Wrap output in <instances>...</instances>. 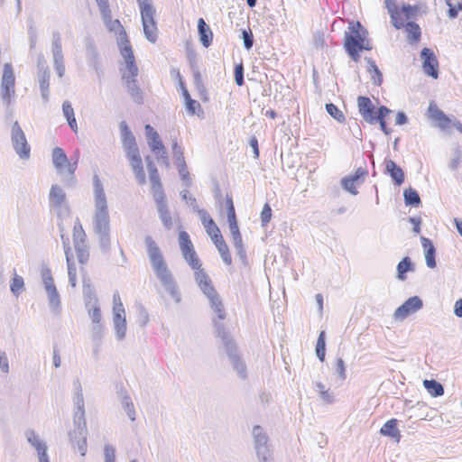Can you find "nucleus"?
<instances>
[{
    "instance_id": "nucleus-1",
    "label": "nucleus",
    "mask_w": 462,
    "mask_h": 462,
    "mask_svg": "<svg viewBox=\"0 0 462 462\" xmlns=\"http://www.w3.org/2000/svg\"><path fill=\"white\" fill-rule=\"evenodd\" d=\"M94 202L93 231L97 236L99 246L104 253L110 250V217L106 197L97 175L93 178Z\"/></svg>"
},
{
    "instance_id": "nucleus-2",
    "label": "nucleus",
    "mask_w": 462,
    "mask_h": 462,
    "mask_svg": "<svg viewBox=\"0 0 462 462\" xmlns=\"http://www.w3.org/2000/svg\"><path fill=\"white\" fill-rule=\"evenodd\" d=\"M147 255L156 278L160 281L164 291L169 293L175 303L181 301V294L177 282L168 268L164 257L156 242L149 236L144 238Z\"/></svg>"
},
{
    "instance_id": "nucleus-3",
    "label": "nucleus",
    "mask_w": 462,
    "mask_h": 462,
    "mask_svg": "<svg viewBox=\"0 0 462 462\" xmlns=\"http://www.w3.org/2000/svg\"><path fill=\"white\" fill-rule=\"evenodd\" d=\"M384 6L390 15L392 24L398 30L401 28L405 29L407 42L411 44L418 42L421 36L420 27L414 22L404 23L401 17L397 0H384Z\"/></svg>"
},
{
    "instance_id": "nucleus-4",
    "label": "nucleus",
    "mask_w": 462,
    "mask_h": 462,
    "mask_svg": "<svg viewBox=\"0 0 462 462\" xmlns=\"http://www.w3.org/2000/svg\"><path fill=\"white\" fill-rule=\"evenodd\" d=\"M195 281L208 300L211 310L217 315L218 319L223 320L226 318L224 305L221 297L212 285L209 276L205 271H199L195 273Z\"/></svg>"
},
{
    "instance_id": "nucleus-5",
    "label": "nucleus",
    "mask_w": 462,
    "mask_h": 462,
    "mask_svg": "<svg viewBox=\"0 0 462 462\" xmlns=\"http://www.w3.org/2000/svg\"><path fill=\"white\" fill-rule=\"evenodd\" d=\"M214 324L217 336L222 339L226 353L233 365L234 370L236 372L237 375L241 379H245L247 375L246 365L241 360L237 353L236 346L234 343L232 337L226 331L225 327L222 323L214 320Z\"/></svg>"
},
{
    "instance_id": "nucleus-6",
    "label": "nucleus",
    "mask_w": 462,
    "mask_h": 462,
    "mask_svg": "<svg viewBox=\"0 0 462 462\" xmlns=\"http://www.w3.org/2000/svg\"><path fill=\"white\" fill-rule=\"evenodd\" d=\"M367 35V30L360 22L351 21L348 23L347 31L345 32L344 48L349 57L356 62L360 59L358 48Z\"/></svg>"
},
{
    "instance_id": "nucleus-7",
    "label": "nucleus",
    "mask_w": 462,
    "mask_h": 462,
    "mask_svg": "<svg viewBox=\"0 0 462 462\" xmlns=\"http://www.w3.org/2000/svg\"><path fill=\"white\" fill-rule=\"evenodd\" d=\"M142 19L143 33L147 41L154 43L158 37V28L155 21L156 9L152 0H136Z\"/></svg>"
},
{
    "instance_id": "nucleus-8",
    "label": "nucleus",
    "mask_w": 462,
    "mask_h": 462,
    "mask_svg": "<svg viewBox=\"0 0 462 462\" xmlns=\"http://www.w3.org/2000/svg\"><path fill=\"white\" fill-rule=\"evenodd\" d=\"M1 99L8 109L15 97V77L11 63H5L0 82Z\"/></svg>"
},
{
    "instance_id": "nucleus-9",
    "label": "nucleus",
    "mask_w": 462,
    "mask_h": 462,
    "mask_svg": "<svg viewBox=\"0 0 462 462\" xmlns=\"http://www.w3.org/2000/svg\"><path fill=\"white\" fill-rule=\"evenodd\" d=\"M179 245L181 254L190 268L194 270L195 273L204 271V269L201 268L202 264L197 255L194 245L186 231H180L179 233Z\"/></svg>"
},
{
    "instance_id": "nucleus-10",
    "label": "nucleus",
    "mask_w": 462,
    "mask_h": 462,
    "mask_svg": "<svg viewBox=\"0 0 462 462\" xmlns=\"http://www.w3.org/2000/svg\"><path fill=\"white\" fill-rule=\"evenodd\" d=\"M50 208L54 210L59 217H65L69 214V207L66 194L61 187L53 184L49 193Z\"/></svg>"
},
{
    "instance_id": "nucleus-11",
    "label": "nucleus",
    "mask_w": 462,
    "mask_h": 462,
    "mask_svg": "<svg viewBox=\"0 0 462 462\" xmlns=\"http://www.w3.org/2000/svg\"><path fill=\"white\" fill-rule=\"evenodd\" d=\"M11 141L13 147L20 159L28 160L31 154V148L27 143L26 136L17 121H15L12 125Z\"/></svg>"
},
{
    "instance_id": "nucleus-12",
    "label": "nucleus",
    "mask_w": 462,
    "mask_h": 462,
    "mask_svg": "<svg viewBox=\"0 0 462 462\" xmlns=\"http://www.w3.org/2000/svg\"><path fill=\"white\" fill-rule=\"evenodd\" d=\"M429 117L436 122L437 126L442 130L447 131L450 125L455 127L460 134H462V124L457 121H451V119L436 105L435 102L431 101L428 108Z\"/></svg>"
},
{
    "instance_id": "nucleus-13",
    "label": "nucleus",
    "mask_w": 462,
    "mask_h": 462,
    "mask_svg": "<svg viewBox=\"0 0 462 462\" xmlns=\"http://www.w3.org/2000/svg\"><path fill=\"white\" fill-rule=\"evenodd\" d=\"M118 48L120 54L125 60V67L120 69L122 78H125V76L137 77L139 74V69L135 63L134 51L129 41L125 40V42H122Z\"/></svg>"
},
{
    "instance_id": "nucleus-14",
    "label": "nucleus",
    "mask_w": 462,
    "mask_h": 462,
    "mask_svg": "<svg viewBox=\"0 0 462 462\" xmlns=\"http://www.w3.org/2000/svg\"><path fill=\"white\" fill-rule=\"evenodd\" d=\"M52 163L59 174L63 175L67 173L74 179V173L77 169V162L71 163L69 162L68 157L64 151L60 147H55L52 150Z\"/></svg>"
},
{
    "instance_id": "nucleus-15",
    "label": "nucleus",
    "mask_w": 462,
    "mask_h": 462,
    "mask_svg": "<svg viewBox=\"0 0 462 462\" xmlns=\"http://www.w3.org/2000/svg\"><path fill=\"white\" fill-rule=\"evenodd\" d=\"M253 437L254 448L260 462H272L271 453L267 446V436L260 426H254L253 429Z\"/></svg>"
},
{
    "instance_id": "nucleus-16",
    "label": "nucleus",
    "mask_w": 462,
    "mask_h": 462,
    "mask_svg": "<svg viewBox=\"0 0 462 462\" xmlns=\"http://www.w3.org/2000/svg\"><path fill=\"white\" fill-rule=\"evenodd\" d=\"M75 393L73 396V404H74V416H73V424L77 425V423H81L80 430L84 432L85 428V403L84 397L82 393V386L79 381H76L74 383Z\"/></svg>"
},
{
    "instance_id": "nucleus-17",
    "label": "nucleus",
    "mask_w": 462,
    "mask_h": 462,
    "mask_svg": "<svg viewBox=\"0 0 462 462\" xmlns=\"http://www.w3.org/2000/svg\"><path fill=\"white\" fill-rule=\"evenodd\" d=\"M52 60L53 67L59 78H62L65 73V66L63 60V52L61 45L60 34L58 32L52 33Z\"/></svg>"
},
{
    "instance_id": "nucleus-18",
    "label": "nucleus",
    "mask_w": 462,
    "mask_h": 462,
    "mask_svg": "<svg viewBox=\"0 0 462 462\" xmlns=\"http://www.w3.org/2000/svg\"><path fill=\"white\" fill-rule=\"evenodd\" d=\"M422 305L423 303L420 298L418 296L411 297L395 310L393 318L396 320H403L410 314L415 313L420 310Z\"/></svg>"
},
{
    "instance_id": "nucleus-19",
    "label": "nucleus",
    "mask_w": 462,
    "mask_h": 462,
    "mask_svg": "<svg viewBox=\"0 0 462 462\" xmlns=\"http://www.w3.org/2000/svg\"><path fill=\"white\" fill-rule=\"evenodd\" d=\"M420 58L424 73L437 79L439 77V61L433 51L430 48H423L420 51Z\"/></svg>"
},
{
    "instance_id": "nucleus-20",
    "label": "nucleus",
    "mask_w": 462,
    "mask_h": 462,
    "mask_svg": "<svg viewBox=\"0 0 462 462\" xmlns=\"http://www.w3.org/2000/svg\"><path fill=\"white\" fill-rule=\"evenodd\" d=\"M119 129L121 134L122 146L125 155L139 152V148L137 146L135 137L125 121L120 123Z\"/></svg>"
},
{
    "instance_id": "nucleus-21",
    "label": "nucleus",
    "mask_w": 462,
    "mask_h": 462,
    "mask_svg": "<svg viewBox=\"0 0 462 462\" xmlns=\"http://www.w3.org/2000/svg\"><path fill=\"white\" fill-rule=\"evenodd\" d=\"M122 80L132 100L138 105L143 104V93L138 86L137 77L125 76V78H122Z\"/></svg>"
},
{
    "instance_id": "nucleus-22",
    "label": "nucleus",
    "mask_w": 462,
    "mask_h": 462,
    "mask_svg": "<svg viewBox=\"0 0 462 462\" xmlns=\"http://www.w3.org/2000/svg\"><path fill=\"white\" fill-rule=\"evenodd\" d=\"M126 158L129 160L130 166L132 168V171L135 176L137 182L140 185L145 184L146 177L143 171V161L140 155V152L126 155Z\"/></svg>"
},
{
    "instance_id": "nucleus-23",
    "label": "nucleus",
    "mask_w": 462,
    "mask_h": 462,
    "mask_svg": "<svg viewBox=\"0 0 462 462\" xmlns=\"http://www.w3.org/2000/svg\"><path fill=\"white\" fill-rule=\"evenodd\" d=\"M81 423L74 425L75 430L69 434L70 439L76 444L80 455L84 457L87 453V423H85L84 432L80 430Z\"/></svg>"
},
{
    "instance_id": "nucleus-24",
    "label": "nucleus",
    "mask_w": 462,
    "mask_h": 462,
    "mask_svg": "<svg viewBox=\"0 0 462 462\" xmlns=\"http://www.w3.org/2000/svg\"><path fill=\"white\" fill-rule=\"evenodd\" d=\"M357 106L360 115L364 118V120L373 125L374 124V106L373 105L371 99L366 97H358L357 98Z\"/></svg>"
},
{
    "instance_id": "nucleus-25",
    "label": "nucleus",
    "mask_w": 462,
    "mask_h": 462,
    "mask_svg": "<svg viewBox=\"0 0 462 462\" xmlns=\"http://www.w3.org/2000/svg\"><path fill=\"white\" fill-rule=\"evenodd\" d=\"M45 292L51 312L56 316L60 315L61 313V300L56 286H49Z\"/></svg>"
},
{
    "instance_id": "nucleus-26",
    "label": "nucleus",
    "mask_w": 462,
    "mask_h": 462,
    "mask_svg": "<svg viewBox=\"0 0 462 462\" xmlns=\"http://www.w3.org/2000/svg\"><path fill=\"white\" fill-rule=\"evenodd\" d=\"M421 245L424 249V255H425V261L426 264L429 268L433 269L436 267V248L432 243V241L427 237L421 236L420 237Z\"/></svg>"
},
{
    "instance_id": "nucleus-27",
    "label": "nucleus",
    "mask_w": 462,
    "mask_h": 462,
    "mask_svg": "<svg viewBox=\"0 0 462 462\" xmlns=\"http://www.w3.org/2000/svg\"><path fill=\"white\" fill-rule=\"evenodd\" d=\"M144 130L147 138V143L151 151L153 152L156 150H163L164 144L162 143L157 131H155L154 128L150 125H146L144 126Z\"/></svg>"
},
{
    "instance_id": "nucleus-28",
    "label": "nucleus",
    "mask_w": 462,
    "mask_h": 462,
    "mask_svg": "<svg viewBox=\"0 0 462 462\" xmlns=\"http://www.w3.org/2000/svg\"><path fill=\"white\" fill-rule=\"evenodd\" d=\"M102 20H103L106 27L110 32H119V35H118V38H117L118 46L121 45L122 42H125V40H127L126 32L124 30V28H123L121 23L119 22V20H117V19L113 20L112 19V14L108 15L107 18H103Z\"/></svg>"
},
{
    "instance_id": "nucleus-29",
    "label": "nucleus",
    "mask_w": 462,
    "mask_h": 462,
    "mask_svg": "<svg viewBox=\"0 0 462 462\" xmlns=\"http://www.w3.org/2000/svg\"><path fill=\"white\" fill-rule=\"evenodd\" d=\"M385 172L391 176L396 185L400 186L403 183L404 173L401 167H399L393 161L385 160Z\"/></svg>"
},
{
    "instance_id": "nucleus-30",
    "label": "nucleus",
    "mask_w": 462,
    "mask_h": 462,
    "mask_svg": "<svg viewBox=\"0 0 462 462\" xmlns=\"http://www.w3.org/2000/svg\"><path fill=\"white\" fill-rule=\"evenodd\" d=\"M198 32L201 44L205 48L209 47L212 43L213 32L203 18H199L198 21Z\"/></svg>"
},
{
    "instance_id": "nucleus-31",
    "label": "nucleus",
    "mask_w": 462,
    "mask_h": 462,
    "mask_svg": "<svg viewBox=\"0 0 462 462\" xmlns=\"http://www.w3.org/2000/svg\"><path fill=\"white\" fill-rule=\"evenodd\" d=\"M24 436L27 442L36 450L37 454L48 450L46 442L33 430H27L24 432Z\"/></svg>"
},
{
    "instance_id": "nucleus-32",
    "label": "nucleus",
    "mask_w": 462,
    "mask_h": 462,
    "mask_svg": "<svg viewBox=\"0 0 462 462\" xmlns=\"http://www.w3.org/2000/svg\"><path fill=\"white\" fill-rule=\"evenodd\" d=\"M50 71L37 72V79L41 90V96L44 103H47L50 97Z\"/></svg>"
},
{
    "instance_id": "nucleus-33",
    "label": "nucleus",
    "mask_w": 462,
    "mask_h": 462,
    "mask_svg": "<svg viewBox=\"0 0 462 462\" xmlns=\"http://www.w3.org/2000/svg\"><path fill=\"white\" fill-rule=\"evenodd\" d=\"M113 323L117 340H123L126 333V319L125 314L113 315Z\"/></svg>"
},
{
    "instance_id": "nucleus-34",
    "label": "nucleus",
    "mask_w": 462,
    "mask_h": 462,
    "mask_svg": "<svg viewBox=\"0 0 462 462\" xmlns=\"http://www.w3.org/2000/svg\"><path fill=\"white\" fill-rule=\"evenodd\" d=\"M380 433L383 436H387L394 439L397 442L400 441L401 433L397 429V420L391 419L387 420L380 430Z\"/></svg>"
},
{
    "instance_id": "nucleus-35",
    "label": "nucleus",
    "mask_w": 462,
    "mask_h": 462,
    "mask_svg": "<svg viewBox=\"0 0 462 462\" xmlns=\"http://www.w3.org/2000/svg\"><path fill=\"white\" fill-rule=\"evenodd\" d=\"M177 78L179 79L180 86L182 90V95H183L185 102H186V108L189 114L194 115L196 113V107L197 106L199 107L200 105L196 100H194L190 97V95H189L188 89L185 88L184 83L181 80V76L179 71L177 72Z\"/></svg>"
},
{
    "instance_id": "nucleus-36",
    "label": "nucleus",
    "mask_w": 462,
    "mask_h": 462,
    "mask_svg": "<svg viewBox=\"0 0 462 462\" xmlns=\"http://www.w3.org/2000/svg\"><path fill=\"white\" fill-rule=\"evenodd\" d=\"M63 116L67 119L68 125L74 133H78V125L75 117L74 109L69 101H64L62 103Z\"/></svg>"
},
{
    "instance_id": "nucleus-37",
    "label": "nucleus",
    "mask_w": 462,
    "mask_h": 462,
    "mask_svg": "<svg viewBox=\"0 0 462 462\" xmlns=\"http://www.w3.org/2000/svg\"><path fill=\"white\" fill-rule=\"evenodd\" d=\"M414 265L410 257L405 256L397 264V279L404 281L406 279V273L413 272Z\"/></svg>"
},
{
    "instance_id": "nucleus-38",
    "label": "nucleus",
    "mask_w": 462,
    "mask_h": 462,
    "mask_svg": "<svg viewBox=\"0 0 462 462\" xmlns=\"http://www.w3.org/2000/svg\"><path fill=\"white\" fill-rule=\"evenodd\" d=\"M72 239L74 245L87 243V235L79 218L74 223Z\"/></svg>"
},
{
    "instance_id": "nucleus-39",
    "label": "nucleus",
    "mask_w": 462,
    "mask_h": 462,
    "mask_svg": "<svg viewBox=\"0 0 462 462\" xmlns=\"http://www.w3.org/2000/svg\"><path fill=\"white\" fill-rule=\"evenodd\" d=\"M366 62L368 64L367 71L370 74L371 80L374 85L380 86L383 82L382 72L372 59L367 58Z\"/></svg>"
},
{
    "instance_id": "nucleus-40",
    "label": "nucleus",
    "mask_w": 462,
    "mask_h": 462,
    "mask_svg": "<svg viewBox=\"0 0 462 462\" xmlns=\"http://www.w3.org/2000/svg\"><path fill=\"white\" fill-rule=\"evenodd\" d=\"M423 385L428 393L433 397H439L444 394L443 385L436 380H424Z\"/></svg>"
},
{
    "instance_id": "nucleus-41",
    "label": "nucleus",
    "mask_w": 462,
    "mask_h": 462,
    "mask_svg": "<svg viewBox=\"0 0 462 462\" xmlns=\"http://www.w3.org/2000/svg\"><path fill=\"white\" fill-rule=\"evenodd\" d=\"M83 298L85 307H91L92 305L98 304L94 288L89 284H86L85 282L83 286Z\"/></svg>"
},
{
    "instance_id": "nucleus-42",
    "label": "nucleus",
    "mask_w": 462,
    "mask_h": 462,
    "mask_svg": "<svg viewBox=\"0 0 462 462\" xmlns=\"http://www.w3.org/2000/svg\"><path fill=\"white\" fill-rule=\"evenodd\" d=\"M403 197L407 206L418 207L421 203L419 193L414 189L409 188L404 189Z\"/></svg>"
},
{
    "instance_id": "nucleus-43",
    "label": "nucleus",
    "mask_w": 462,
    "mask_h": 462,
    "mask_svg": "<svg viewBox=\"0 0 462 462\" xmlns=\"http://www.w3.org/2000/svg\"><path fill=\"white\" fill-rule=\"evenodd\" d=\"M159 217L162 222L164 227L166 229H171L173 226L172 218L171 217L170 211L168 209V205H162V207L157 208Z\"/></svg>"
},
{
    "instance_id": "nucleus-44",
    "label": "nucleus",
    "mask_w": 462,
    "mask_h": 462,
    "mask_svg": "<svg viewBox=\"0 0 462 462\" xmlns=\"http://www.w3.org/2000/svg\"><path fill=\"white\" fill-rule=\"evenodd\" d=\"M77 258L79 263L85 264L89 257V246L88 243L74 245Z\"/></svg>"
},
{
    "instance_id": "nucleus-45",
    "label": "nucleus",
    "mask_w": 462,
    "mask_h": 462,
    "mask_svg": "<svg viewBox=\"0 0 462 462\" xmlns=\"http://www.w3.org/2000/svg\"><path fill=\"white\" fill-rule=\"evenodd\" d=\"M199 216L208 234L218 227L206 210H199Z\"/></svg>"
},
{
    "instance_id": "nucleus-46",
    "label": "nucleus",
    "mask_w": 462,
    "mask_h": 462,
    "mask_svg": "<svg viewBox=\"0 0 462 462\" xmlns=\"http://www.w3.org/2000/svg\"><path fill=\"white\" fill-rule=\"evenodd\" d=\"M356 184H359L356 180H354L350 175L346 176L341 180V187L347 192L352 195H356L358 193L356 189Z\"/></svg>"
},
{
    "instance_id": "nucleus-47",
    "label": "nucleus",
    "mask_w": 462,
    "mask_h": 462,
    "mask_svg": "<svg viewBox=\"0 0 462 462\" xmlns=\"http://www.w3.org/2000/svg\"><path fill=\"white\" fill-rule=\"evenodd\" d=\"M316 355L321 362H323L325 360L326 342H325V332L324 331H321L319 335L317 346H316Z\"/></svg>"
},
{
    "instance_id": "nucleus-48",
    "label": "nucleus",
    "mask_w": 462,
    "mask_h": 462,
    "mask_svg": "<svg viewBox=\"0 0 462 462\" xmlns=\"http://www.w3.org/2000/svg\"><path fill=\"white\" fill-rule=\"evenodd\" d=\"M420 5H402V13L403 14L406 20L413 19L417 16L418 13L420 11Z\"/></svg>"
},
{
    "instance_id": "nucleus-49",
    "label": "nucleus",
    "mask_w": 462,
    "mask_h": 462,
    "mask_svg": "<svg viewBox=\"0 0 462 462\" xmlns=\"http://www.w3.org/2000/svg\"><path fill=\"white\" fill-rule=\"evenodd\" d=\"M326 110L328 114L336 119L339 123H344L346 117L341 110L338 109L337 106L332 103L326 104Z\"/></svg>"
},
{
    "instance_id": "nucleus-50",
    "label": "nucleus",
    "mask_w": 462,
    "mask_h": 462,
    "mask_svg": "<svg viewBox=\"0 0 462 462\" xmlns=\"http://www.w3.org/2000/svg\"><path fill=\"white\" fill-rule=\"evenodd\" d=\"M41 276L44 290L49 286H56L52 278L51 271L48 266H42L41 270Z\"/></svg>"
},
{
    "instance_id": "nucleus-51",
    "label": "nucleus",
    "mask_w": 462,
    "mask_h": 462,
    "mask_svg": "<svg viewBox=\"0 0 462 462\" xmlns=\"http://www.w3.org/2000/svg\"><path fill=\"white\" fill-rule=\"evenodd\" d=\"M41 276L44 290L49 286H56L52 278L51 271L48 266H42L41 270Z\"/></svg>"
},
{
    "instance_id": "nucleus-52",
    "label": "nucleus",
    "mask_w": 462,
    "mask_h": 462,
    "mask_svg": "<svg viewBox=\"0 0 462 462\" xmlns=\"http://www.w3.org/2000/svg\"><path fill=\"white\" fill-rule=\"evenodd\" d=\"M152 192L157 208L162 207V205H167V201H166L165 195H164V192L162 189V186L152 187Z\"/></svg>"
},
{
    "instance_id": "nucleus-53",
    "label": "nucleus",
    "mask_w": 462,
    "mask_h": 462,
    "mask_svg": "<svg viewBox=\"0 0 462 462\" xmlns=\"http://www.w3.org/2000/svg\"><path fill=\"white\" fill-rule=\"evenodd\" d=\"M66 262H67V266H68V274H69V284L71 285V287H75L76 282H77L76 266H75L71 257H67Z\"/></svg>"
},
{
    "instance_id": "nucleus-54",
    "label": "nucleus",
    "mask_w": 462,
    "mask_h": 462,
    "mask_svg": "<svg viewBox=\"0 0 462 462\" xmlns=\"http://www.w3.org/2000/svg\"><path fill=\"white\" fill-rule=\"evenodd\" d=\"M88 310V316L92 320V323H100L102 315L98 304L92 305L91 307H85Z\"/></svg>"
},
{
    "instance_id": "nucleus-55",
    "label": "nucleus",
    "mask_w": 462,
    "mask_h": 462,
    "mask_svg": "<svg viewBox=\"0 0 462 462\" xmlns=\"http://www.w3.org/2000/svg\"><path fill=\"white\" fill-rule=\"evenodd\" d=\"M176 166L178 168V171L180 176V179L185 183L186 188L190 187L191 180L189 177V173L186 162L177 164Z\"/></svg>"
},
{
    "instance_id": "nucleus-56",
    "label": "nucleus",
    "mask_w": 462,
    "mask_h": 462,
    "mask_svg": "<svg viewBox=\"0 0 462 462\" xmlns=\"http://www.w3.org/2000/svg\"><path fill=\"white\" fill-rule=\"evenodd\" d=\"M172 154L175 159L176 165L186 162L183 155V150L178 144L176 139H174L172 142Z\"/></svg>"
},
{
    "instance_id": "nucleus-57",
    "label": "nucleus",
    "mask_w": 462,
    "mask_h": 462,
    "mask_svg": "<svg viewBox=\"0 0 462 462\" xmlns=\"http://www.w3.org/2000/svg\"><path fill=\"white\" fill-rule=\"evenodd\" d=\"M24 282L23 277L19 275H14V277L12 279V282L10 285V290L14 295H19L20 291L23 288Z\"/></svg>"
},
{
    "instance_id": "nucleus-58",
    "label": "nucleus",
    "mask_w": 462,
    "mask_h": 462,
    "mask_svg": "<svg viewBox=\"0 0 462 462\" xmlns=\"http://www.w3.org/2000/svg\"><path fill=\"white\" fill-rule=\"evenodd\" d=\"M217 248L220 254V256H221L223 262L227 265L231 264L232 258L229 254V249H228V246L226 245V242L220 243V245H217Z\"/></svg>"
},
{
    "instance_id": "nucleus-59",
    "label": "nucleus",
    "mask_w": 462,
    "mask_h": 462,
    "mask_svg": "<svg viewBox=\"0 0 462 462\" xmlns=\"http://www.w3.org/2000/svg\"><path fill=\"white\" fill-rule=\"evenodd\" d=\"M363 166H359L353 175H350L354 180H356L359 184L363 183L365 178L368 175V170L366 167L365 162H363Z\"/></svg>"
},
{
    "instance_id": "nucleus-60",
    "label": "nucleus",
    "mask_w": 462,
    "mask_h": 462,
    "mask_svg": "<svg viewBox=\"0 0 462 462\" xmlns=\"http://www.w3.org/2000/svg\"><path fill=\"white\" fill-rule=\"evenodd\" d=\"M87 56L91 63H97L98 60V51L93 42H89L86 46Z\"/></svg>"
},
{
    "instance_id": "nucleus-61",
    "label": "nucleus",
    "mask_w": 462,
    "mask_h": 462,
    "mask_svg": "<svg viewBox=\"0 0 462 462\" xmlns=\"http://www.w3.org/2000/svg\"><path fill=\"white\" fill-rule=\"evenodd\" d=\"M228 225H229V230H230L231 236H232L233 244L239 243V242L243 241L240 231H239V227L237 225V221L229 222Z\"/></svg>"
},
{
    "instance_id": "nucleus-62",
    "label": "nucleus",
    "mask_w": 462,
    "mask_h": 462,
    "mask_svg": "<svg viewBox=\"0 0 462 462\" xmlns=\"http://www.w3.org/2000/svg\"><path fill=\"white\" fill-rule=\"evenodd\" d=\"M96 2L99 8L102 19L107 18L108 15L112 14L108 0H96Z\"/></svg>"
},
{
    "instance_id": "nucleus-63",
    "label": "nucleus",
    "mask_w": 462,
    "mask_h": 462,
    "mask_svg": "<svg viewBox=\"0 0 462 462\" xmlns=\"http://www.w3.org/2000/svg\"><path fill=\"white\" fill-rule=\"evenodd\" d=\"M103 337V326L100 323H93L91 328V338L96 342H99Z\"/></svg>"
},
{
    "instance_id": "nucleus-64",
    "label": "nucleus",
    "mask_w": 462,
    "mask_h": 462,
    "mask_svg": "<svg viewBox=\"0 0 462 462\" xmlns=\"http://www.w3.org/2000/svg\"><path fill=\"white\" fill-rule=\"evenodd\" d=\"M260 217L263 226H266L270 222L272 217V208L268 203L264 204L261 211Z\"/></svg>"
}]
</instances>
